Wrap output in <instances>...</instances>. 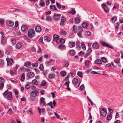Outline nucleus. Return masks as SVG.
Returning a JSON list of instances; mask_svg holds the SVG:
<instances>
[{
	"mask_svg": "<svg viewBox=\"0 0 123 123\" xmlns=\"http://www.w3.org/2000/svg\"><path fill=\"white\" fill-rule=\"evenodd\" d=\"M67 32L66 31H63L61 33V34L63 36H65Z\"/></svg>",
	"mask_w": 123,
	"mask_h": 123,
	"instance_id": "obj_54",
	"label": "nucleus"
},
{
	"mask_svg": "<svg viewBox=\"0 0 123 123\" xmlns=\"http://www.w3.org/2000/svg\"><path fill=\"white\" fill-rule=\"evenodd\" d=\"M101 60L103 61V62L105 63H106L107 62V60L106 58L104 57H102L101 58Z\"/></svg>",
	"mask_w": 123,
	"mask_h": 123,
	"instance_id": "obj_27",
	"label": "nucleus"
},
{
	"mask_svg": "<svg viewBox=\"0 0 123 123\" xmlns=\"http://www.w3.org/2000/svg\"><path fill=\"white\" fill-rule=\"evenodd\" d=\"M92 51V49L90 48H89L88 49L87 51V53H88V54H91Z\"/></svg>",
	"mask_w": 123,
	"mask_h": 123,
	"instance_id": "obj_59",
	"label": "nucleus"
},
{
	"mask_svg": "<svg viewBox=\"0 0 123 123\" xmlns=\"http://www.w3.org/2000/svg\"><path fill=\"white\" fill-rule=\"evenodd\" d=\"M4 83H0V88L2 89L4 86Z\"/></svg>",
	"mask_w": 123,
	"mask_h": 123,
	"instance_id": "obj_62",
	"label": "nucleus"
},
{
	"mask_svg": "<svg viewBox=\"0 0 123 123\" xmlns=\"http://www.w3.org/2000/svg\"><path fill=\"white\" fill-rule=\"evenodd\" d=\"M4 62L3 60L2 59H0V65H3L4 63Z\"/></svg>",
	"mask_w": 123,
	"mask_h": 123,
	"instance_id": "obj_64",
	"label": "nucleus"
},
{
	"mask_svg": "<svg viewBox=\"0 0 123 123\" xmlns=\"http://www.w3.org/2000/svg\"><path fill=\"white\" fill-rule=\"evenodd\" d=\"M22 47V45L20 43H17L15 46L16 48L17 49H20Z\"/></svg>",
	"mask_w": 123,
	"mask_h": 123,
	"instance_id": "obj_17",
	"label": "nucleus"
},
{
	"mask_svg": "<svg viewBox=\"0 0 123 123\" xmlns=\"http://www.w3.org/2000/svg\"><path fill=\"white\" fill-rule=\"evenodd\" d=\"M38 92V91L37 90H35L32 91L30 93L31 94V98L32 97H35L37 96V94Z\"/></svg>",
	"mask_w": 123,
	"mask_h": 123,
	"instance_id": "obj_5",
	"label": "nucleus"
},
{
	"mask_svg": "<svg viewBox=\"0 0 123 123\" xmlns=\"http://www.w3.org/2000/svg\"><path fill=\"white\" fill-rule=\"evenodd\" d=\"M78 28L79 32H82V31L83 29L81 27L79 26Z\"/></svg>",
	"mask_w": 123,
	"mask_h": 123,
	"instance_id": "obj_47",
	"label": "nucleus"
},
{
	"mask_svg": "<svg viewBox=\"0 0 123 123\" xmlns=\"http://www.w3.org/2000/svg\"><path fill=\"white\" fill-rule=\"evenodd\" d=\"M51 17L50 16H47L46 18V19L47 21H50L51 19Z\"/></svg>",
	"mask_w": 123,
	"mask_h": 123,
	"instance_id": "obj_48",
	"label": "nucleus"
},
{
	"mask_svg": "<svg viewBox=\"0 0 123 123\" xmlns=\"http://www.w3.org/2000/svg\"><path fill=\"white\" fill-rule=\"evenodd\" d=\"M31 63L28 62L25 63V65L24 66L25 67H27V66H29L31 65Z\"/></svg>",
	"mask_w": 123,
	"mask_h": 123,
	"instance_id": "obj_57",
	"label": "nucleus"
},
{
	"mask_svg": "<svg viewBox=\"0 0 123 123\" xmlns=\"http://www.w3.org/2000/svg\"><path fill=\"white\" fill-rule=\"evenodd\" d=\"M46 81L44 80H43L41 82V85L42 86H44L46 85Z\"/></svg>",
	"mask_w": 123,
	"mask_h": 123,
	"instance_id": "obj_31",
	"label": "nucleus"
},
{
	"mask_svg": "<svg viewBox=\"0 0 123 123\" xmlns=\"http://www.w3.org/2000/svg\"><path fill=\"white\" fill-rule=\"evenodd\" d=\"M35 76L34 73L32 72H30L28 73L27 74V77L29 78H31Z\"/></svg>",
	"mask_w": 123,
	"mask_h": 123,
	"instance_id": "obj_7",
	"label": "nucleus"
},
{
	"mask_svg": "<svg viewBox=\"0 0 123 123\" xmlns=\"http://www.w3.org/2000/svg\"><path fill=\"white\" fill-rule=\"evenodd\" d=\"M32 83L35 85H37L38 84L37 80L36 79L33 80L32 81Z\"/></svg>",
	"mask_w": 123,
	"mask_h": 123,
	"instance_id": "obj_37",
	"label": "nucleus"
},
{
	"mask_svg": "<svg viewBox=\"0 0 123 123\" xmlns=\"http://www.w3.org/2000/svg\"><path fill=\"white\" fill-rule=\"evenodd\" d=\"M7 98L8 100H11L12 98V93L11 92H9L7 95Z\"/></svg>",
	"mask_w": 123,
	"mask_h": 123,
	"instance_id": "obj_14",
	"label": "nucleus"
},
{
	"mask_svg": "<svg viewBox=\"0 0 123 123\" xmlns=\"http://www.w3.org/2000/svg\"><path fill=\"white\" fill-rule=\"evenodd\" d=\"M4 19L1 18L0 19V23L1 25H3L4 24Z\"/></svg>",
	"mask_w": 123,
	"mask_h": 123,
	"instance_id": "obj_46",
	"label": "nucleus"
},
{
	"mask_svg": "<svg viewBox=\"0 0 123 123\" xmlns=\"http://www.w3.org/2000/svg\"><path fill=\"white\" fill-rule=\"evenodd\" d=\"M39 68L41 71H43V70L44 67L43 65L41 64L39 67Z\"/></svg>",
	"mask_w": 123,
	"mask_h": 123,
	"instance_id": "obj_60",
	"label": "nucleus"
},
{
	"mask_svg": "<svg viewBox=\"0 0 123 123\" xmlns=\"http://www.w3.org/2000/svg\"><path fill=\"white\" fill-rule=\"evenodd\" d=\"M27 27L25 25H24L21 27V29L23 31H25L27 29Z\"/></svg>",
	"mask_w": 123,
	"mask_h": 123,
	"instance_id": "obj_23",
	"label": "nucleus"
},
{
	"mask_svg": "<svg viewBox=\"0 0 123 123\" xmlns=\"http://www.w3.org/2000/svg\"><path fill=\"white\" fill-rule=\"evenodd\" d=\"M47 105L50 106L51 108H53V107L52 106V102H50Z\"/></svg>",
	"mask_w": 123,
	"mask_h": 123,
	"instance_id": "obj_58",
	"label": "nucleus"
},
{
	"mask_svg": "<svg viewBox=\"0 0 123 123\" xmlns=\"http://www.w3.org/2000/svg\"><path fill=\"white\" fill-rule=\"evenodd\" d=\"M70 53V55L72 56H74L75 54V52L74 50H69Z\"/></svg>",
	"mask_w": 123,
	"mask_h": 123,
	"instance_id": "obj_20",
	"label": "nucleus"
},
{
	"mask_svg": "<svg viewBox=\"0 0 123 123\" xmlns=\"http://www.w3.org/2000/svg\"><path fill=\"white\" fill-rule=\"evenodd\" d=\"M39 5L42 6H43L45 5V3L43 0H41V2H40Z\"/></svg>",
	"mask_w": 123,
	"mask_h": 123,
	"instance_id": "obj_35",
	"label": "nucleus"
},
{
	"mask_svg": "<svg viewBox=\"0 0 123 123\" xmlns=\"http://www.w3.org/2000/svg\"><path fill=\"white\" fill-rule=\"evenodd\" d=\"M25 79V74L23 73L21 77V80L22 81H23Z\"/></svg>",
	"mask_w": 123,
	"mask_h": 123,
	"instance_id": "obj_36",
	"label": "nucleus"
},
{
	"mask_svg": "<svg viewBox=\"0 0 123 123\" xmlns=\"http://www.w3.org/2000/svg\"><path fill=\"white\" fill-rule=\"evenodd\" d=\"M25 87L26 89H29L30 88L31 86L29 84L27 83L25 86Z\"/></svg>",
	"mask_w": 123,
	"mask_h": 123,
	"instance_id": "obj_44",
	"label": "nucleus"
},
{
	"mask_svg": "<svg viewBox=\"0 0 123 123\" xmlns=\"http://www.w3.org/2000/svg\"><path fill=\"white\" fill-rule=\"evenodd\" d=\"M44 39L48 42H50L51 40L50 38L49 37L47 36H45L44 37Z\"/></svg>",
	"mask_w": 123,
	"mask_h": 123,
	"instance_id": "obj_21",
	"label": "nucleus"
},
{
	"mask_svg": "<svg viewBox=\"0 0 123 123\" xmlns=\"http://www.w3.org/2000/svg\"><path fill=\"white\" fill-rule=\"evenodd\" d=\"M82 32H79L77 33V35L78 36L80 37V38L82 37Z\"/></svg>",
	"mask_w": 123,
	"mask_h": 123,
	"instance_id": "obj_53",
	"label": "nucleus"
},
{
	"mask_svg": "<svg viewBox=\"0 0 123 123\" xmlns=\"http://www.w3.org/2000/svg\"><path fill=\"white\" fill-rule=\"evenodd\" d=\"M91 63L90 61L88 60H86L85 62V64L86 65L88 66L89 65V64Z\"/></svg>",
	"mask_w": 123,
	"mask_h": 123,
	"instance_id": "obj_29",
	"label": "nucleus"
},
{
	"mask_svg": "<svg viewBox=\"0 0 123 123\" xmlns=\"http://www.w3.org/2000/svg\"><path fill=\"white\" fill-rule=\"evenodd\" d=\"M5 81V80L2 77H0V82L4 83Z\"/></svg>",
	"mask_w": 123,
	"mask_h": 123,
	"instance_id": "obj_56",
	"label": "nucleus"
},
{
	"mask_svg": "<svg viewBox=\"0 0 123 123\" xmlns=\"http://www.w3.org/2000/svg\"><path fill=\"white\" fill-rule=\"evenodd\" d=\"M36 31L37 32H40L41 31V28L39 26H36L35 28Z\"/></svg>",
	"mask_w": 123,
	"mask_h": 123,
	"instance_id": "obj_10",
	"label": "nucleus"
},
{
	"mask_svg": "<svg viewBox=\"0 0 123 123\" xmlns=\"http://www.w3.org/2000/svg\"><path fill=\"white\" fill-rule=\"evenodd\" d=\"M65 45H61L59 46V48L61 49H63L65 48Z\"/></svg>",
	"mask_w": 123,
	"mask_h": 123,
	"instance_id": "obj_51",
	"label": "nucleus"
},
{
	"mask_svg": "<svg viewBox=\"0 0 123 123\" xmlns=\"http://www.w3.org/2000/svg\"><path fill=\"white\" fill-rule=\"evenodd\" d=\"M94 63L97 64H102V62L101 60L98 59L94 61Z\"/></svg>",
	"mask_w": 123,
	"mask_h": 123,
	"instance_id": "obj_16",
	"label": "nucleus"
},
{
	"mask_svg": "<svg viewBox=\"0 0 123 123\" xmlns=\"http://www.w3.org/2000/svg\"><path fill=\"white\" fill-rule=\"evenodd\" d=\"M75 45V42H70L69 43V47L71 48H73L74 47Z\"/></svg>",
	"mask_w": 123,
	"mask_h": 123,
	"instance_id": "obj_13",
	"label": "nucleus"
},
{
	"mask_svg": "<svg viewBox=\"0 0 123 123\" xmlns=\"http://www.w3.org/2000/svg\"><path fill=\"white\" fill-rule=\"evenodd\" d=\"M119 7V5L118 4L116 3L114 5V6L113 8V10L118 8Z\"/></svg>",
	"mask_w": 123,
	"mask_h": 123,
	"instance_id": "obj_40",
	"label": "nucleus"
},
{
	"mask_svg": "<svg viewBox=\"0 0 123 123\" xmlns=\"http://www.w3.org/2000/svg\"><path fill=\"white\" fill-rule=\"evenodd\" d=\"M92 47L93 49H98L99 48V46L97 43H94L92 45Z\"/></svg>",
	"mask_w": 123,
	"mask_h": 123,
	"instance_id": "obj_9",
	"label": "nucleus"
},
{
	"mask_svg": "<svg viewBox=\"0 0 123 123\" xmlns=\"http://www.w3.org/2000/svg\"><path fill=\"white\" fill-rule=\"evenodd\" d=\"M76 48H78L80 50L81 49V47L79 43L78 42H77L76 43Z\"/></svg>",
	"mask_w": 123,
	"mask_h": 123,
	"instance_id": "obj_39",
	"label": "nucleus"
},
{
	"mask_svg": "<svg viewBox=\"0 0 123 123\" xmlns=\"http://www.w3.org/2000/svg\"><path fill=\"white\" fill-rule=\"evenodd\" d=\"M9 92V91L8 89H7L6 91H5L4 92L3 95L4 96H6L8 94V93Z\"/></svg>",
	"mask_w": 123,
	"mask_h": 123,
	"instance_id": "obj_43",
	"label": "nucleus"
},
{
	"mask_svg": "<svg viewBox=\"0 0 123 123\" xmlns=\"http://www.w3.org/2000/svg\"><path fill=\"white\" fill-rule=\"evenodd\" d=\"M102 6L105 12L106 13L108 12L109 11V9L105 4L103 3L102 4Z\"/></svg>",
	"mask_w": 123,
	"mask_h": 123,
	"instance_id": "obj_6",
	"label": "nucleus"
},
{
	"mask_svg": "<svg viewBox=\"0 0 123 123\" xmlns=\"http://www.w3.org/2000/svg\"><path fill=\"white\" fill-rule=\"evenodd\" d=\"M60 74L62 77H64L66 74V73L65 71H62L60 72Z\"/></svg>",
	"mask_w": 123,
	"mask_h": 123,
	"instance_id": "obj_34",
	"label": "nucleus"
},
{
	"mask_svg": "<svg viewBox=\"0 0 123 123\" xmlns=\"http://www.w3.org/2000/svg\"><path fill=\"white\" fill-rule=\"evenodd\" d=\"M13 91L15 93V94L16 96H18V92L17 90L16 89H14L13 90Z\"/></svg>",
	"mask_w": 123,
	"mask_h": 123,
	"instance_id": "obj_52",
	"label": "nucleus"
},
{
	"mask_svg": "<svg viewBox=\"0 0 123 123\" xmlns=\"http://www.w3.org/2000/svg\"><path fill=\"white\" fill-rule=\"evenodd\" d=\"M55 75L54 74H50L49 75L48 77L50 79H52L55 77Z\"/></svg>",
	"mask_w": 123,
	"mask_h": 123,
	"instance_id": "obj_24",
	"label": "nucleus"
},
{
	"mask_svg": "<svg viewBox=\"0 0 123 123\" xmlns=\"http://www.w3.org/2000/svg\"><path fill=\"white\" fill-rule=\"evenodd\" d=\"M75 22L77 23H80V19L79 18L77 17L75 18Z\"/></svg>",
	"mask_w": 123,
	"mask_h": 123,
	"instance_id": "obj_41",
	"label": "nucleus"
},
{
	"mask_svg": "<svg viewBox=\"0 0 123 123\" xmlns=\"http://www.w3.org/2000/svg\"><path fill=\"white\" fill-rule=\"evenodd\" d=\"M50 9H52L53 10H56L58 11L57 9L55 6V5H50Z\"/></svg>",
	"mask_w": 123,
	"mask_h": 123,
	"instance_id": "obj_19",
	"label": "nucleus"
},
{
	"mask_svg": "<svg viewBox=\"0 0 123 123\" xmlns=\"http://www.w3.org/2000/svg\"><path fill=\"white\" fill-rule=\"evenodd\" d=\"M73 30L75 33H77V26L75 25H74L73 27Z\"/></svg>",
	"mask_w": 123,
	"mask_h": 123,
	"instance_id": "obj_32",
	"label": "nucleus"
},
{
	"mask_svg": "<svg viewBox=\"0 0 123 123\" xmlns=\"http://www.w3.org/2000/svg\"><path fill=\"white\" fill-rule=\"evenodd\" d=\"M11 42L12 45H14L16 43V41L14 39H12L11 40Z\"/></svg>",
	"mask_w": 123,
	"mask_h": 123,
	"instance_id": "obj_33",
	"label": "nucleus"
},
{
	"mask_svg": "<svg viewBox=\"0 0 123 123\" xmlns=\"http://www.w3.org/2000/svg\"><path fill=\"white\" fill-rule=\"evenodd\" d=\"M100 115L104 117H105L107 113V111L104 108H101L100 109Z\"/></svg>",
	"mask_w": 123,
	"mask_h": 123,
	"instance_id": "obj_2",
	"label": "nucleus"
},
{
	"mask_svg": "<svg viewBox=\"0 0 123 123\" xmlns=\"http://www.w3.org/2000/svg\"><path fill=\"white\" fill-rule=\"evenodd\" d=\"M117 20V18L116 16H114L111 18L112 22L114 23Z\"/></svg>",
	"mask_w": 123,
	"mask_h": 123,
	"instance_id": "obj_26",
	"label": "nucleus"
},
{
	"mask_svg": "<svg viewBox=\"0 0 123 123\" xmlns=\"http://www.w3.org/2000/svg\"><path fill=\"white\" fill-rule=\"evenodd\" d=\"M5 42V40L4 39L3 37H1V43L3 44H4Z\"/></svg>",
	"mask_w": 123,
	"mask_h": 123,
	"instance_id": "obj_61",
	"label": "nucleus"
},
{
	"mask_svg": "<svg viewBox=\"0 0 123 123\" xmlns=\"http://www.w3.org/2000/svg\"><path fill=\"white\" fill-rule=\"evenodd\" d=\"M61 15V14L54 13L53 17V18L55 20H58L60 18Z\"/></svg>",
	"mask_w": 123,
	"mask_h": 123,
	"instance_id": "obj_4",
	"label": "nucleus"
},
{
	"mask_svg": "<svg viewBox=\"0 0 123 123\" xmlns=\"http://www.w3.org/2000/svg\"><path fill=\"white\" fill-rule=\"evenodd\" d=\"M77 75L80 77H82V73L81 72L79 71L77 73Z\"/></svg>",
	"mask_w": 123,
	"mask_h": 123,
	"instance_id": "obj_45",
	"label": "nucleus"
},
{
	"mask_svg": "<svg viewBox=\"0 0 123 123\" xmlns=\"http://www.w3.org/2000/svg\"><path fill=\"white\" fill-rule=\"evenodd\" d=\"M45 98L43 97H41L40 99V104H43V102L44 101Z\"/></svg>",
	"mask_w": 123,
	"mask_h": 123,
	"instance_id": "obj_42",
	"label": "nucleus"
},
{
	"mask_svg": "<svg viewBox=\"0 0 123 123\" xmlns=\"http://www.w3.org/2000/svg\"><path fill=\"white\" fill-rule=\"evenodd\" d=\"M6 24L7 25L10 26H12L14 24L13 22L10 21H7L6 22Z\"/></svg>",
	"mask_w": 123,
	"mask_h": 123,
	"instance_id": "obj_12",
	"label": "nucleus"
},
{
	"mask_svg": "<svg viewBox=\"0 0 123 123\" xmlns=\"http://www.w3.org/2000/svg\"><path fill=\"white\" fill-rule=\"evenodd\" d=\"M53 37L54 40L56 41L57 43H59V42H58V41L59 39V36L55 34L54 35Z\"/></svg>",
	"mask_w": 123,
	"mask_h": 123,
	"instance_id": "obj_11",
	"label": "nucleus"
},
{
	"mask_svg": "<svg viewBox=\"0 0 123 123\" xmlns=\"http://www.w3.org/2000/svg\"><path fill=\"white\" fill-rule=\"evenodd\" d=\"M32 65L33 67H37L38 66V64L37 62L35 63H32Z\"/></svg>",
	"mask_w": 123,
	"mask_h": 123,
	"instance_id": "obj_55",
	"label": "nucleus"
},
{
	"mask_svg": "<svg viewBox=\"0 0 123 123\" xmlns=\"http://www.w3.org/2000/svg\"><path fill=\"white\" fill-rule=\"evenodd\" d=\"M35 32L33 29H31L28 31V36L30 37H34L35 35Z\"/></svg>",
	"mask_w": 123,
	"mask_h": 123,
	"instance_id": "obj_1",
	"label": "nucleus"
},
{
	"mask_svg": "<svg viewBox=\"0 0 123 123\" xmlns=\"http://www.w3.org/2000/svg\"><path fill=\"white\" fill-rule=\"evenodd\" d=\"M115 63H118L120 62V59H119L115 60H114Z\"/></svg>",
	"mask_w": 123,
	"mask_h": 123,
	"instance_id": "obj_63",
	"label": "nucleus"
},
{
	"mask_svg": "<svg viewBox=\"0 0 123 123\" xmlns=\"http://www.w3.org/2000/svg\"><path fill=\"white\" fill-rule=\"evenodd\" d=\"M82 26L83 28L86 29L88 26V24L86 22H84L82 24Z\"/></svg>",
	"mask_w": 123,
	"mask_h": 123,
	"instance_id": "obj_18",
	"label": "nucleus"
},
{
	"mask_svg": "<svg viewBox=\"0 0 123 123\" xmlns=\"http://www.w3.org/2000/svg\"><path fill=\"white\" fill-rule=\"evenodd\" d=\"M85 34L86 35L88 36H90L91 35V33L89 31H87L85 32Z\"/></svg>",
	"mask_w": 123,
	"mask_h": 123,
	"instance_id": "obj_49",
	"label": "nucleus"
},
{
	"mask_svg": "<svg viewBox=\"0 0 123 123\" xmlns=\"http://www.w3.org/2000/svg\"><path fill=\"white\" fill-rule=\"evenodd\" d=\"M100 43L101 44L104 46H105L107 47H108L110 48H111L112 49H113V48L112 46H111L105 42H104L102 41H100Z\"/></svg>",
	"mask_w": 123,
	"mask_h": 123,
	"instance_id": "obj_3",
	"label": "nucleus"
},
{
	"mask_svg": "<svg viewBox=\"0 0 123 123\" xmlns=\"http://www.w3.org/2000/svg\"><path fill=\"white\" fill-rule=\"evenodd\" d=\"M62 19H61V21L62 22H64L66 20V18L64 17V16H62Z\"/></svg>",
	"mask_w": 123,
	"mask_h": 123,
	"instance_id": "obj_50",
	"label": "nucleus"
},
{
	"mask_svg": "<svg viewBox=\"0 0 123 123\" xmlns=\"http://www.w3.org/2000/svg\"><path fill=\"white\" fill-rule=\"evenodd\" d=\"M69 65V62L68 61H65L64 66L65 67H68Z\"/></svg>",
	"mask_w": 123,
	"mask_h": 123,
	"instance_id": "obj_25",
	"label": "nucleus"
},
{
	"mask_svg": "<svg viewBox=\"0 0 123 123\" xmlns=\"http://www.w3.org/2000/svg\"><path fill=\"white\" fill-rule=\"evenodd\" d=\"M6 60L7 63V65H8L10 63V64L11 65L12 64L13 62V59L11 58H7Z\"/></svg>",
	"mask_w": 123,
	"mask_h": 123,
	"instance_id": "obj_8",
	"label": "nucleus"
},
{
	"mask_svg": "<svg viewBox=\"0 0 123 123\" xmlns=\"http://www.w3.org/2000/svg\"><path fill=\"white\" fill-rule=\"evenodd\" d=\"M56 5L57 8L59 9H60L62 7V5L57 2H56Z\"/></svg>",
	"mask_w": 123,
	"mask_h": 123,
	"instance_id": "obj_38",
	"label": "nucleus"
},
{
	"mask_svg": "<svg viewBox=\"0 0 123 123\" xmlns=\"http://www.w3.org/2000/svg\"><path fill=\"white\" fill-rule=\"evenodd\" d=\"M68 13H71L72 15L75 14L76 13V11L75 10V8H72V10L70 11H69Z\"/></svg>",
	"mask_w": 123,
	"mask_h": 123,
	"instance_id": "obj_22",
	"label": "nucleus"
},
{
	"mask_svg": "<svg viewBox=\"0 0 123 123\" xmlns=\"http://www.w3.org/2000/svg\"><path fill=\"white\" fill-rule=\"evenodd\" d=\"M119 23L118 22L115 23L114 25L115 29L116 30H118V28L119 26Z\"/></svg>",
	"mask_w": 123,
	"mask_h": 123,
	"instance_id": "obj_28",
	"label": "nucleus"
},
{
	"mask_svg": "<svg viewBox=\"0 0 123 123\" xmlns=\"http://www.w3.org/2000/svg\"><path fill=\"white\" fill-rule=\"evenodd\" d=\"M73 83L74 85H76L78 84L79 80L78 79L76 78H74L72 80Z\"/></svg>",
	"mask_w": 123,
	"mask_h": 123,
	"instance_id": "obj_15",
	"label": "nucleus"
},
{
	"mask_svg": "<svg viewBox=\"0 0 123 123\" xmlns=\"http://www.w3.org/2000/svg\"><path fill=\"white\" fill-rule=\"evenodd\" d=\"M112 118V115L110 113H109L108 115L107 116V119L108 120H110Z\"/></svg>",
	"mask_w": 123,
	"mask_h": 123,
	"instance_id": "obj_30",
	"label": "nucleus"
}]
</instances>
